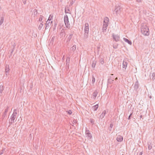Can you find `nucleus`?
I'll list each match as a JSON object with an SVG mask.
<instances>
[{"label":"nucleus","instance_id":"obj_1","mask_svg":"<svg viewBox=\"0 0 155 155\" xmlns=\"http://www.w3.org/2000/svg\"><path fill=\"white\" fill-rule=\"evenodd\" d=\"M109 19L107 17H105L104 20L102 31L103 32L106 31V29L109 24Z\"/></svg>","mask_w":155,"mask_h":155},{"label":"nucleus","instance_id":"obj_2","mask_svg":"<svg viewBox=\"0 0 155 155\" xmlns=\"http://www.w3.org/2000/svg\"><path fill=\"white\" fill-rule=\"evenodd\" d=\"M141 31V33L145 36H148L149 35L148 28L146 26H142Z\"/></svg>","mask_w":155,"mask_h":155},{"label":"nucleus","instance_id":"obj_3","mask_svg":"<svg viewBox=\"0 0 155 155\" xmlns=\"http://www.w3.org/2000/svg\"><path fill=\"white\" fill-rule=\"evenodd\" d=\"M147 145L148 149H146V150L148 152V154L150 155L151 153H153L154 152V150L153 149L152 150L153 144L150 142H148Z\"/></svg>","mask_w":155,"mask_h":155},{"label":"nucleus","instance_id":"obj_4","mask_svg":"<svg viewBox=\"0 0 155 155\" xmlns=\"http://www.w3.org/2000/svg\"><path fill=\"white\" fill-rule=\"evenodd\" d=\"M64 21L66 27L68 28H70L71 26L69 23L68 18L67 15H65L64 17Z\"/></svg>","mask_w":155,"mask_h":155},{"label":"nucleus","instance_id":"obj_5","mask_svg":"<svg viewBox=\"0 0 155 155\" xmlns=\"http://www.w3.org/2000/svg\"><path fill=\"white\" fill-rule=\"evenodd\" d=\"M17 114V112H15L13 113L12 114L11 117V118L9 120V123L10 124L13 123L14 122V120L16 117Z\"/></svg>","mask_w":155,"mask_h":155},{"label":"nucleus","instance_id":"obj_6","mask_svg":"<svg viewBox=\"0 0 155 155\" xmlns=\"http://www.w3.org/2000/svg\"><path fill=\"white\" fill-rule=\"evenodd\" d=\"M122 9L119 6H115L114 11L117 15H120Z\"/></svg>","mask_w":155,"mask_h":155},{"label":"nucleus","instance_id":"obj_7","mask_svg":"<svg viewBox=\"0 0 155 155\" xmlns=\"http://www.w3.org/2000/svg\"><path fill=\"white\" fill-rule=\"evenodd\" d=\"M112 36L116 42L119 41L120 36L118 35H115L114 34L112 35Z\"/></svg>","mask_w":155,"mask_h":155},{"label":"nucleus","instance_id":"obj_8","mask_svg":"<svg viewBox=\"0 0 155 155\" xmlns=\"http://www.w3.org/2000/svg\"><path fill=\"white\" fill-rule=\"evenodd\" d=\"M84 31L85 32H89V24L87 23L85 24Z\"/></svg>","mask_w":155,"mask_h":155},{"label":"nucleus","instance_id":"obj_9","mask_svg":"<svg viewBox=\"0 0 155 155\" xmlns=\"http://www.w3.org/2000/svg\"><path fill=\"white\" fill-rule=\"evenodd\" d=\"M128 64V63L127 62V61L126 60H124L123 61V68H124L125 69H126L127 64Z\"/></svg>","mask_w":155,"mask_h":155},{"label":"nucleus","instance_id":"obj_10","mask_svg":"<svg viewBox=\"0 0 155 155\" xmlns=\"http://www.w3.org/2000/svg\"><path fill=\"white\" fill-rule=\"evenodd\" d=\"M106 113L107 111L106 110H104L102 113L100 115L99 118L101 119L103 118L105 116Z\"/></svg>","mask_w":155,"mask_h":155},{"label":"nucleus","instance_id":"obj_11","mask_svg":"<svg viewBox=\"0 0 155 155\" xmlns=\"http://www.w3.org/2000/svg\"><path fill=\"white\" fill-rule=\"evenodd\" d=\"M123 140V137L120 135H118L117 137V140L118 142H121Z\"/></svg>","mask_w":155,"mask_h":155},{"label":"nucleus","instance_id":"obj_12","mask_svg":"<svg viewBox=\"0 0 155 155\" xmlns=\"http://www.w3.org/2000/svg\"><path fill=\"white\" fill-rule=\"evenodd\" d=\"M139 87V85L137 81L135 83L134 85V90L137 91Z\"/></svg>","mask_w":155,"mask_h":155},{"label":"nucleus","instance_id":"obj_13","mask_svg":"<svg viewBox=\"0 0 155 155\" xmlns=\"http://www.w3.org/2000/svg\"><path fill=\"white\" fill-rule=\"evenodd\" d=\"M85 133L87 135V137H89L90 138H91V134L88 130H86L85 131Z\"/></svg>","mask_w":155,"mask_h":155},{"label":"nucleus","instance_id":"obj_14","mask_svg":"<svg viewBox=\"0 0 155 155\" xmlns=\"http://www.w3.org/2000/svg\"><path fill=\"white\" fill-rule=\"evenodd\" d=\"M5 71V72L6 73H8L9 72V67L8 65L7 64L6 65ZM6 74V75H7V74Z\"/></svg>","mask_w":155,"mask_h":155},{"label":"nucleus","instance_id":"obj_15","mask_svg":"<svg viewBox=\"0 0 155 155\" xmlns=\"http://www.w3.org/2000/svg\"><path fill=\"white\" fill-rule=\"evenodd\" d=\"M150 78L153 81L155 79V73L153 72L151 74V75L150 74Z\"/></svg>","mask_w":155,"mask_h":155},{"label":"nucleus","instance_id":"obj_16","mask_svg":"<svg viewBox=\"0 0 155 155\" xmlns=\"http://www.w3.org/2000/svg\"><path fill=\"white\" fill-rule=\"evenodd\" d=\"M76 49V45H73L72 47H71L70 49V53H72V52H74Z\"/></svg>","mask_w":155,"mask_h":155},{"label":"nucleus","instance_id":"obj_17","mask_svg":"<svg viewBox=\"0 0 155 155\" xmlns=\"http://www.w3.org/2000/svg\"><path fill=\"white\" fill-rule=\"evenodd\" d=\"M4 90L3 86L2 84L0 83V95L2 94V92Z\"/></svg>","mask_w":155,"mask_h":155},{"label":"nucleus","instance_id":"obj_18","mask_svg":"<svg viewBox=\"0 0 155 155\" xmlns=\"http://www.w3.org/2000/svg\"><path fill=\"white\" fill-rule=\"evenodd\" d=\"M123 39L127 43L129 44L130 45H131L132 44L131 41L129 40L128 39L125 38H124Z\"/></svg>","mask_w":155,"mask_h":155},{"label":"nucleus","instance_id":"obj_19","mask_svg":"<svg viewBox=\"0 0 155 155\" xmlns=\"http://www.w3.org/2000/svg\"><path fill=\"white\" fill-rule=\"evenodd\" d=\"M98 104H97L93 106L92 107V109L96 111L97 110V109L98 108Z\"/></svg>","mask_w":155,"mask_h":155},{"label":"nucleus","instance_id":"obj_20","mask_svg":"<svg viewBox=\"0 0 155 155\" xmlns=\"http://www.w3.org/2000/svg\"><path fill=\"white\" fill-rule=\"evenodd\" d=\"M51 17V15H50V16L48 18V21H47L46 23L49 24L50 25H51V24L52 23V21H51V23L50 22V21L51 20V18H50V17Z\"/></svg>","mask_w":155,"mask_h":155},{"label":"nucleus","instance_id":"obj_21","mask_svg":"<svg viewBox=\"0 0 155 155\" xmlns=\"http://www.w3.org/2000/svg\"><path fill=\"white\" fill-rule=\"evenodd\" d=\"M97 92L96 91H94V92L93 93V98L94 99H95L97 95Z\"/></svg>","mask_w":155,"mask_h":155},{"label":"nucleus","instance_id":"obj_22","mask_svg":"<svg viewBox=\"0 0 155 155\" xmlns=\"http://www.w3.org/2000/svg\"><path fill=\"white\" fill-rule=\"evenodd\" d=\"M88 35V32H85L84 34V39H86Z\"/></svg>","mask_w":155,"mask_h":155},{"label":"nucleus","instance_id":"obj_23","mask_svg":"<svg viewBox=\"0 0 155 155\" xmlns=\"http://www.w3.org/2000/svg\"><path fill=\"white\" fill-rule=\"evenodd\" d=\"M73 35V34H70V35H69V36H68V38L67 41H70V40H71V38L72 37Z\"/></svg>","mask_w":155,"mask_h":155},{"label":"nucleus","instance_id":"obj_24","mask_svg":"<svg viewBox=\"0 0 155 155\" xmlns=\"http://www.w3.org/2000/svg\"><path fill=\"white\" fill-rule=\"evenodd\" d=\"M96 61H93L92 62L91 67L92 68H94L95 67V66L96 65Z\"/></svg>","mask_w":155,"mask_h":155},{"label":"nucleus","instance_id":"obj_25","mask_svg":"<svg viewBox=\"0 0 155 155\" xmlns=\"http://www.w3.org/2000/svg\"><path fill=\"white\" fill-rule=\"evenodd\" d=\"M4 21V18L2 17L0 21V25H1L3 23Z\"/></svg>","mask_w":155,"mask_h":155},{"label":"nucleus","instance_id":"obj_26","mask_svg":"<svg viewBox=\"0 0 155 155\" xmlns=\"http://www.w3.org/2000/svg\"><path fill=\"white\" fill-rule=\"evenodd\" d=\"M6 115V114L4 113L2 115V120L4 119Z\"/></svg>","mask_w":155,"mask_h":155},{"label":"nucleus","instance_id":"obj_27","mask_svg":"<svg viewBox=\"0 0 155 155\" xmlns=\"http://www.w3.org/2000/svg\"><path fill=\"white\" fill-rule=\"evenodd\" d=\"M43 25L42 24V23H40L38 27V29L39 30H41L42 28Z\"/></svg>","mask_w":155,"mask_h":155},{"label":"nucleus","instance_id":"obj_28","mask_svg":"<svg viewBox=\"0 0 155 155\" xmlns=\"http://www.w3.org/2000/svg\"><path fill=\"white\" fill-rule=\"evenodd\" d=\"M70 58L69 57H67L66 59V64H68L70 61Z\"/></svg>","mask_w":155,"mask_h":155},{"label":"nucleus","instance_id":"obj_29","mask_svg":"<svg viewBox=\"0 0 155 155\" xmlns=\"http://www.w3.org/2000/svg\"><path fill=\"white\" fill-rule=\"evenodd\" d=\"M33 12H34V16H35L37 14V11L36 9H35L33 10Z\"/></svg>","mask_w":155,"mask_h":155},{"label":"nucleus","instance_id":"obj_30","mask_svg":"<svg viewBox=\"0 0 155 155\" xmlns=\"http://www.w3.org/2000/svg\"><path fill=\"white\" fill-rule=\"evenodd\" d=\"M100 62L101 63L103 64H104V59L102 58H101L100 59Z\"/></svg>","mask_w":155,"mask_h":155},{"label":"nucleus","instance_id":"obj_31","mask_svg":"<svg viewBox=\"0 0 155 155\" xmlns=\"http://www.w3.org/2000/svg\"><path fill=\"white\" fill-rule=\"evenodd\" d=\"M113 126V124H112V123H111L110 125V127L109 128V130L110 131L111 130V129H112Z\"/></svg>","mask_w":155,"mask_h":155},{"label":"nucleus","instance_id":"obj_32","mask_svg":"<svg viewBox=\"0 0 155 155\" xmlns=\"http://www.w3.org/2000/svg\"><path fill=\"white\" fill-rule=\"evenodd\" d=\"M50 25L49 24H48V23H46L45 29H46L48 28L49 27Z\"/></svg>","mask_w":155,"mask_h":155},{"label":"nucleus","instance_id":"obj_33","mask_svg":"<svg viewBox=\"0 0 155 155\" xmlns=\"http://www.w3.org/2000/svg\"><path fill=\"white\" fill-rule=\"evenodd\" d=\"M95 81V78L93 76L92 77V82L93 84H94Z\"/></svg>","mask_w":155,"mask_h":155},{"label":"nucleus","instance_id":"obj_34","mask_svg":"<svg viewBox=\"0 0 155 155\" xmlns=\"http://www.w3.org/2000/svg\"><path fill=\"white\" fill-rule=\"evenodd\" d=\"M91 123L92 124H94V120L93 119H90Z\"/></svg>","mask_w":155,"mask_h":155},{"label":"nucleus","instance_id":"obj_35","mask_svg":"<svg viewBox=\"0 0 155 155\" xmlns=\"http://www.w3.org/2000/svg\"><path fill=\"white\" fill-rule=\"evenodd\" d=\"M8 107H7L6 108V109H5V112L4 113H6V114H7V112L8 111Z\"/></svg>","mask_w":155,"mask_h":155},{"label":"nucleus","instance_id":"obj_36","mask_svg":"<svg viewBox=\"0 0 155 155\" xmlns=\"http://www.w3.org/2000/svg\"><path fill=\"white\" fill-rule=\"evenodd\" d=\"M43 16H42V15H40L39 19V21H41L43 19Z\"/></svg>","mask_w":155,"mask_h":155},{"label":"nucleus","instance_id":"obj_37","mask_svg":"<svg viewBox=\"0 0 155 155\" xmlns=\"http://www.w3.org/2000/svg\"><path fill=\"white\" fill-rule=\"evenodd\" d=\"M5 151V149H3L2 150L1 152L0 153V155H1L2 154L4 153V152Z\"/></svg>","mask_w":155,"mask_h":155},{"label":"nucleus","instance_id":"obj_38","mask_svg":"<svg viewBox=\"0 0 155 155\" xmlns=\"http://www.w3.org/2000/svg\"><path fill=\"white\" fill-rule=\"evenodd\" d=\"M114 81L113 80H110V79H109L108 80V82L110 83H111L113 82V81Z\"/></svg>","mask_w":155,"mask_h":155},{"label":"nucleus","instance_id":"obj_39","mask_svg":"<svg viewBox=\"0 0 155 155\" xmlns=\"http://www.w3.org/2000/svg\"><path fill=\"white\" fill-rule=\"evenodd\" d=\"M22 1L24 4H25L26 3V2L27 0H22Z\"/></svg>","mask_w":155,"mask_h":155},{"label":"nucleus","instance_id":"obj_40","mask_svg":"<svg viewBox=\"0 0 155 155\" xmlns=\"http://www.w3.org/2000/svg\"><path fill=\"white\" fill-rule=\"evenodd\" d=\"M132 113H131L130 114V115L129 116V117H128V120H130V117L132 115Z\"/></svg>","mask_w":155,"mask_h":155},{"label":"nucleus","instance_id":"obj_41","mask_svg":"<svg viewBox=\"0 0 155 155\" xmlns=\"http://www.w3.org/2000/svg\"><path fill=\"white\" fill-rule=\"evenodd\" d=\"M68 113L69 114H71L72 113V112L71 111V110H70L69 111H68Z\"/></svg>","mask_w":155,"mask_h":155},{"label":"nucleus","instance_id":"obj_42","mask_svg":"<svg viewBox=\"0 0 155 155\" xmlns=\"http://www.w3.org/2000/svg\"><path fill=\"white\" fill-rule=\"evenodd\" d=\"M56 25H57V24H55L54 25V28H53V30H55V27H56Z\"/></svg>","mask_w":155,"mask_h":155},{"label":"nucleus","instance_id":"obj_43","mask_svg":"<svg viewBox=\"0 0 155 155\" xmlns=\"http://www.w3.org/2000/svg\"><path fill=\"white\" fill-rule=\"evenodd\" d=\"M143 153V151L140 152V153L139 155H142Z\"/></svg>","mask_w":155,"mask_h":155},{"label":"nucleus","instance_id":"obj_44","mask_svg":"<svg viewBox=\"0 0 155 155\" xmlns=\"http://www.w3.org/2000/svg\"><path fill=\"white\" fill-rule=\"evenodd\" d=\"M16 110H17L16 109H15L14 110L13 113H14L15 112H16Z\"/></svg>","mask_w":155,"mask_h":155},{"label":"nucleus","instance_id":"obj_45","mask_svg":"<svg viewBox=\"0 0 155 155\" xmlns=\"http://www.w3.org/2000/svg\"><path fill=\"white\" fill-rule=\"evenodd\" d=\"M65 12L66 13H68V12H67V11H66V8H65Z\"/></svg>","mask_w":155,"mask_h":155},{"label":"nucleus","instance_id":"obj_46","mask_svg":"<svg viewBox=\"0 0 155 155\" xmlns=\"http://www.w3.org/2000/svg\"><path fill=\"white\" fill-rule=\"evenodd\" d=\"M53 16L51 15V17H50V18H51V20L52 19Z\"/></svg>","mask_w":155,"mask_h":155},{"label":"nucleus","instance_id":"obj_47","mask_svg":"<svg viewBox=\"0 0 155 155\" xmlns=\"http://www.w3.org/2000/svg\"><path fill=\"white\" fill-rule=\"evenodd\" d=\"M74 122L75 123H76V121L75 120H74Z\"/></svg>","mask_w":155,"mask_h":155},{"label":"nucleus","instance_id":"obj_48","mask_svg":"<svg viewBox=\"0 0 155 155\" xmlns=\"http://www.w3.org/2000/svg\"><path fill=\"white\" fill-rule=\"evenodd\" d=\"M140 118H141L142 117V115H140Z\"/></svg>","mask_w":155,"mask_h":155},{"label":"nucleus","instance_id":"obj_49","mask_svg":"<svg viewBox=\"0 0 155 155\" xmlns=\"http://www.w3.org/2000/svg\"><path fill=\"white\" fill-rule=\"evenodd\" d=\"M117 78H116L115 79V80H117Z\"/></svg>","mask_w":155,"mask_h":155},{"label":"nucleus","instance_id":"obj_50","mask_svg":"<svg viewBox=\"0 0 155 155\" xmlns=\"http://www.w3.org/2000/svg\"><path fill=\"white\" fill-rule=\"evenodd\" d=\"M68 11H69V9L68 10Z\"/></svg>","mask_w":155,"mask_h":155},{"label":"nucleus","instance_id":"obj_51","mask_svg":"<svg viewBox=\"0 0 155 155\" xmlns=\"http://www.w3.org/2000/svg\"><path fill=\"white\" fill-rule=\"evenodd\" d=\"M111 75H113V74H111Z\"/></svg>","mask_w":155,"mask_h":155},{"label":"nucleus","instance_id":"obj_52","mask_svg":"<svg viewBox=\"0 0 155 155\" xmlns=\"http://www.w3.org/2000/svg\"><path fill=\"white\" fill-rule=\"evenodd\" d=\"M150 97V98H151V97Z\"/></svg>","mask_w":155,"mask_h":155}]
</instances>
